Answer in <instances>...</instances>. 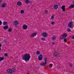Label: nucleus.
<instances>
[{
    "label": "nucleus",
    "mask_w": 74,
    "mask_h": 74,
    "mask_svg": "<svg viewBox=\"0 0 74 74\" xmlns=\"http://www.w3.org/2000/svg\"><path fill=\"white\" fill-rule=\"evenodd\" d=\"M31 57L30 56V54L26 53L24 55H23L22 56V59L23 60H25L26 62H29L30 60V59Z\"/></svg>",
    "instance_id": "nucleus-1"
},
{
    "label": "nucleus",
    "mask_w": 74,
    "mask_h": 74,
    "mask_svg": "<svg viewBox=\"0 0 74 74\" xmlns=\"http://www.w3.org/2000/svg\"><path fill=\"white\" fill-rule=\"evenodd\" d=\"M67 36V34L66 33H64L62 34L60 37V40H63L64 39V38L66 37Z\"/></svg>",
    "instance_id": "nucleus-2"
},
{
    "label": "nucleus",
    "mask_w": 74,
    "mask_h": 74,
    "mask_svg": "<svg viewBox=\"0 0 74 74\" xmlns=\"http://www.w3.org/2000/svg\"><path fill=\"white\" fill-rule=\"evenodd\" d=\"M15 70H13L12 69H8L7 70V73L8 74H12L13 72L16 71Z\"/></svg>",
    "instance_id": "nucleus-3"
},
{
    "label": "nucleus",
    "mask_w": 74,
    "mask_h": 74,
    "mask_svg": "<svg viewBox=\"0 0 74 74\" xmlns=\"http://www.w3.org/2000/svg\"><path fill=\"white\" fill-rule=\"evenodd\" d=\"M45 63L44 62H41L40 63L41 66H45L47 64V58H45Z\"/></svg>",
    "instance_id": "nucleus-4"
},
{
    "label": "nucleus",
    "mask_w": 74,
    "mask_h": 74,
    "mask_svg": "<svg viewBox=\"0 0 74 74\" xmlns=\"http://www.w3.org/2000/svg\"><path fill=\"white\" fill-rule=\"evenodd\" d=\"M19 24V22L18 21L16 20L13 22V25L15 26V27H17V26Z\"/></svg>",
    "instance_id": "nucleus-5"
},
{
    "label": "nucleus",
    "mask_w": 74,
    "mask_h": 74,
    "mask_svg": "<svg viewBox=\"0 0 74 74\" xmlns=\"http://www.w3.org/2000/svg\"><path fill=\"white\" fill-rule=\"evenodd\" d=\"M68 26L71 28H73V23H72V21H71L68 23Z\"/></svg>",
    "instance_id": "nucleus-6"
},
{
    "label": "nucleus",
    "mask_w": 74,
    "mask_h": 74,
    "mask_svg": "<svg viewBox=\"0 0 74 74\" xmlns=\"http://www.w3.org/2000/svg\"><path fill=\"white\" fill-rule=\"evenodd\" d=\"M42 36L43 37H46L47 36V34L46 32H43L42 34Z\"/></svg>",
    "instance_id": "nucleus-7"
},
{
    "label": "nucleus",
    "mask_w": 74,
    "mask_h": 74,
    "mask_svg": "<svg viewBox=\"0 0 74 74\" xmlns=\"http://www.w3.org/2000/svg\"><path fill=\"white\" fill-rule=\"evenodd\" d=\"M37 34V33H34L30 35V37H35V36H36V35Z\"/></svg>",
    "instance_id": "nucleus-8"
},
{
    "label": "nucleus",
    "mask_w": 74,
    "mask_h": 74,
    "mask_svg": "<svg viewBox=\"0 0 74 74\" xmlns=\"http://www.w3.org/2000/svg\"><path fill=\"white\" fill-rule=\"evenodd\" d=\"M42 59V56L40 55L38 56V59L39 60H41Z\"/></svg>",
    "instance_id": "nucleus-9"
},
{
    "label": "nucleus",
    "mask_w": 74,
    "mask_h": 74,
    "mask_svg": "<svg viewBox=\"0 0 74 74\" xmlns=\"http://www.w3.org/2000/svg\"><path fill=\"white\" fill-rule=\"evenodd\" d=\"M59 53H58V52H55L53 54V56H58V55H59Z\"/></svg>",
    "instance_id": "nucleus-10"
},
{
    "label": "nucleus",
    "mask_w": 74,
    "mask_h": 74,
    "mask_svg": "<svg viewBox=\"0 0 74 74\" xmlns=\"http://www.w3.org/2000/svg\"><path fill=\"white\" fill-rule=\"evenodd\" d=\"M27 26L26 25H24L23 26V29L24 30H26V29H27Z\"/></svg>",
    "instance_id": "nucleus-11"
},
{
    "label": "nucleus",
    "mask_w": 74,
    "mask_h": 74,
    "mask_svg": "<svg viewBox=\"0 0 74 74\" xmlns=\"http://www.w3.org/2000/svg\"><path fill=\"white\" fill-rule=\"evenodd\" d=\"M17 5L19 6H20L22 5V2L21 1H18L17 3Z\"/></svg>",
    "instance_id": "nucleus-12"
},
{
    "label": "nucleus",
    "mask_w": 74,
    "mask_h": 74,
    "mask_svg": "<svg viewBox=\"0 0 74 74\" xmlns=\"http://www.w3.org/2000/svg\"><path fill=\"white\" fill-rule=\"evenodd\" d=\"M65 6L63 5L61 7V8L62 10L63 11H64V10H65Z\"/></svg>",
    "instance_id": "nucleus-13"
},
{
    "label": "nucleus",
    "mask_w": 74,
    "mask_h": 74,
    "mask_svg": "<svg viewBox=\"0 0 74 74\" xmlns=\"http://www.w3.org/2000/svg\"><path fill=\"white\" fill-rule=\"evenodd\" d=\"M8 28V25H5L3 27L4 29H7Z\"/></svg>",
    "instance_id": "nucleus-14"
},
{
    "label": "nucleus",
    "mask_w": 74,
    "mask_h": 74,
    "mask_svg": "<svg viewBox=\"0 0 74 74\" xmlns=\"http://www.w3.org/2000/svg\"><path fill=\"white\" fill-rule=\"evenodd\" d=\"M54 8L55 10H57V9L58 8V5H55L54 6Z\"/></svg>",
    "instance_id": "nucleus-15"
},
{
    "label": "nucleus",
    "mask_w": 74,
    "mask_h": 74,
    "mask_svg": "<svg viewBox=\"0 0 74 74\" xmlns=\"http://www.w3.org/2000/svg\"><path fill=\"white\" fill-rule=\"evenodd\" d=\"M6 5L5 3H3L1 7L3 8H4V7H5V6H6Z\"/></svg>",
    "instance_id": "nucleus-16"
},
{
    "label": "nucleus",
    "mask_w": 74,
    "mask_h": 74,
    "mask_svg": "<svg viewBox=\"0 0 74 74\" xmlns=\"http://www.w3.org/2000/svg\"><path fill=\"white\" fill-rule=\"evenodd\" d=\"M26 4H28L29 3V0H24Z\"/></svg>",
    "instance_id": "nucleus-17"
},
{
    "label": "nucleus",
    "mask_w": 74,
    "mask_h": 74,
    "mask_svg": "<svg viewBox=\"0 0 74 74\" xmlns=\"http://www.w3.org/2000/svg\"><path fill=\"white\" fill-rule=\"evenodd\" d=\"M70 8H74V5H72L69 6Z\"/></svg>",
    "instance_id": "nucleus-18"
},
{
    "label": "nucleus",
    "mask_w": 74,
    "mask_h": 74,
    "mask_svg": "<svg viewBox=\"0 0 74 74\" xmlns=\"http://www.w3.org/2000/svg\"><path fill=\"white\" fill-rule=\"evenodd\" d=\"M7 23V22H5V21L3 23V25H6Z\"/></svg>",
    "instance_id": "nucleus-19"
},
{
    "label": "nucleus",
    "mask_w": 74,
    "mask_h": 74,
    "mask_svg": "<svg viewBox=\"0 0 74 74\" xmlns=\"http://www.w3.org/2000/svg\"><path fill=\"white\" fill-rule=\"evenodd\" d=\"M67 30L68 32H71V29H70V28H67Z\"/></svg>",
    "instance_id": "nucleus-20"
},
{
    "label": "nucleus",
    "mask_w": 74,
    "mask_h": 74,
    "mask_svg": "<svg viewBox=\"0 0 74 74\" xmlns=\"http://www.w3.org/2000/svg\"><path fill=\"white\" fill-rule=\"evenodd\" d=\"M4 59V58H1L0 57V62H1Z\"/></svg>",
    "instance_id": "nucleus-21"
},
{
    "label": "nucleus",
    "mask_w": 74,
    "mask_h": 74,
    "mask_svg": "<svg viewBox=\"0 0 74 74\" xmlns=\"http://www.w3.org/2000/svg\"><path fill=\"white\" fill-rule=\"evenodd\" d=\"M36 54H37V55H38L40 54V51H37L36 53Z\"/></svg>",
    "instance_id": "nucleus-22"
},
{
    "label": "nucleus",
    "mask_w": 74,
    "mask_h": 74,
    "mask_svg": "<svg viewBox=\"0 0 74 74\" xmlns=\"http://www.w3.org/2000/svg\"><path fill=\"white\" fill-rule=\"evenodd\" d=\"M21 14H23L24 13V10H22L21 11Z\"/></svg>",
    "instance_id": "nucleus-23"
},
{
    "label": "nucleus",
    "mask_w": 74,
    "mask_h": 74,
    "mask_svg": "<svg viewBox=\"0 0 74 74\" xmlns=\"http://www.w3.org/2000/svg\"><path fill=\"white\" fill-rule=\"evenodd\" d=\"M51 24L52 25H53L55 24V22H52L51 23Z\"/></svg>",
    "instance_id": "nucleus-24"
},
{
    "label": "nucleus",
    "mask_w": 74,
    "mask_h": 74,
    "mask_svg": "<svg viewBox=\"0 0 74 74\" xmlns=\"http://www.w3.org/2000/svg\"><path fill=\"white\" fill-rule=\"evenodd\" d=\"M53 40H56V37L55 36H54L53 37Z\"/></svg>",
    "instance_id": "nucleus-25"
},
{
    "label": "nucleus",
    "mask_w": 74,
    "mask_h": 74,
    "mask_svg": "<svg viewBox=\"0 0 74 74\" xmlns=\"http://www.w3.org/2000/svg\"><path fill=\"white\" fill-rule=\"evenodd\" d=\"M53 18H54V15H53L51 16V19L52 20H53Z\"/></svg>",
    "instance_id": "nucleus-26"
},
{
    "label": "nucleus",
    "mask_w": 74,
    "mask_h": 74,
    "mask_svg": "<svg viewBox=\"0 0 74 74\" xmlns=\"http://www.w3.org/2000/svg\"><path fill=\"white\" fill-rule=\"evenodd\" d=\"M53 66V64H50V67L51 68H52V66Z\"/></svg>",
    "instance_id": "nucleus-27"
},
{
    "label": "nucleus",
    "mask_w": 74,
    "mask_h": 74,
    "mask_svg": "<svg viewBox=\"0 0 74 74\" xmlns=\"http://www.w3.org/2000/svg\"><path fill=\"white\" fill-rule=\"evenodd\" d=\"M8 31L9 32H11V28H10L8 29Z\"/></svg>",
    "instance_id": "nucleus-28"
},
{
    "label": "nucleus",
    "mask_w": 74,
    "mask_h": 74,
    "mask_svg": "<svg viewBox=\"0 0 74 74\" xmlns=\"http://www.w3.org/2000/svg\"><path fill=\"white\" fill-rule=\"evenodd\" d=\"M41 40H42V41H45V39L42 38H41Z\"/></svg>",
    "instance_id": "nucleus-29"
},
{
    "label": "nucleus",
    "mask_w": 74,
    "mask_h": 74,
    "mask_svg": "<svg viewBox=\"0 0 74 74\" xmlns=\"http://www.w3.org/2000/svg\"><path fill=\"white\" fill-rule=\"evenodd\" d=\"M69 66L70 67H72V66H73V64L71 63H70L69 64Z\"/></svg>",
    "instance_id": "nucleus-30"
},
{
    "label": "nucleus",
    "mask_w": 74,
    "mask_h": 74,
    "mask_svg": "<svg viewBox=\"0 0 74 74\" xmlns=\"http://www.w3.org/2000/svg\"><path fill=\"white\" fill-rule=\"evenodd\" d=\"M64 42H67V40H66V38H65L64 39Z\"/></svg>",
    "instance_id": "nucleus-31"
},
{
    "label": "nucleus",
    "mask_w": 74,
    "mask_h": 74,
    "mask_svg": "<svg viewBox=\"0 0 74 74\" xmlns=\"http://www.w3.org/2000/svg\"><path fill=\"white\" fill-rule=\"evenodd\" d=\"M71 38L72 39H74V36H71Z\"/></svg>",
    "instance_id": "nucleus-32"
},
{
    "label": "nucleus",
    "mask_w": 74,
    "mask_h": 74,
    "mask_svg": "<svg viewBox=\"0 0 74 74\" xmlns=\"http://www.w3.org/2000/svg\"><path fill=\"white\" fill-rule=\"evenodd\" d=\"M48 11L47 10H45V14H47V13H48Z\"/></svg>",
    "instance_id": "nucleus-33"
},
{
    "label": "nucleus",
    "mask_w": 74,
    "mask_h": 74,
    "mask_svg": "<svg viewBox=\"0 0 74 74\" xmlns=\"http://www.w3.org/2000/svg\"><path fill=\"white\" fill-rule=\"evenodd\" d=\"M4 55L5 56H7L8 54L7 53H5Z\"/></svg>",
    "instance_id": "nucleus-34"
},
{
    "label": "nucleus",
    "mask_w": 74,
    "mask_h": 74,
    "mask_svg": "<svg viewBox=\"0 0 74 74\" xmlns=\"http://www.w3.org/2000/svg\"><path fill=\"white\" fill-rule=\"evenodd\" d=\"M2 24V22L1 21H0V25H1V24Z\"/></svg>",
    "instance_id": "nucleus-35"
},
{
    "label": "nucleus",
    "mask_w": 74,
    "mask_h": 74,
    "mask_svg": "<svg viewBox=\"0 0 74 74\" xmlns=\"http://www.w3.org/2000/svg\"><path fill=\"white\" fill-rule=\"evenodd\" d=\"M52 45H55V43H54L52 42Z\"/></svg>",
    "instance_id": "nucleus-36"
},
{
    "label": "nucleus",
    "mask_w": 74,
    "mask_h": 74,
    "mask_svg": "<svg viewBox=\"0 0 74 74\" xmlns=\"http://www.w3.org/2000/svg\"><path fill=\"white\" fill-rule=\"evenodd\" d=\"M1 47V44L0 43V48Z\"/></svg>",
    "instance_id": "nucleus-37"
},
{
    "label": "nucleus",
    "mask_w": 74,
    "mask_h": 74,
    "mask_svg": "<svg viewBox=\"0 0 74 74\" xmlns=\"http://www.w3.org/2000/svg\"><path fill=\"white\" fill-rule=\"evenodd\" d=\"M2 0H0V3L1 2Z\"/></svg>",
    "instance_id": "nucleus-38"
},
{
    "label": "nucleus",
    "mask_w": 74,
    "mask_h": 74,
    "mask_svg": "<svg viewBox=\"0 0 74 74\" xmlns=\"http://www.w3.org/2000/svg\"><path fill=\"white\" fill-rule=\"evenodd\" d=\"M0 51H1V47H0Z\"/></svg>",
    "instance_id": "nucleus-39"
},
{
    "label": "nucleus",
    "mask_w": 74,
    "mask_h": 74,
    "mask_svg": "<svg viewBox=\"0 0 74 74\" xmlns=\"http://www.w3.org/2000/svg\"><path fill=\"white\" fill-rule=\"evenodd\" d=\"M60 56H62V55H60Z\"/></svg>",
    "instance_id": "nucleus-40"
}]
</instances>
